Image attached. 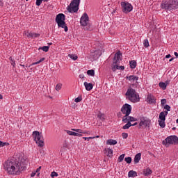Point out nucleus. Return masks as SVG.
Masks as SVG:
<instances>
[{
	"label": "nucleus",
	"mask_w": 178,
	"mask_h": 178,
	"mask_svg": "<svg viewBox=\"0 0 178 178\" xmlns=\"http://www.w3.org/2000/svg\"><path fill=\"white\" fill-rule=\"evenodd\" d=\"M4 170L12 176H19L23 170H26V160L21 161H12L7 160L3 165Z\"/></svg>",
	"instance_id": "obj_1"
},
{
	"label": "nucleus",
	"mask_w": 178,
	"mask_h": 178,
	"mask_svg": "<svg viewBox=\"0 0 178 178\" xmlns=\"http://www.w3.org/2000/svg\"><path fill=\"white\" fill-rule=\"evenodd\" d=\"M161 8L166 10V12L176 10V9H178V0L163 1L161 3Z\"/></svg>",
	"instance_id": "obj_2"
},
{
	"label": "nucleus",
	"mask_w": 178,
	"mask_h": 178,
	"mask_svg": "<svg viewBox=\"0 0 178 178\" xmlns=\"http://www.w3.org/2000/svg\"><path fill=\"white\" fill-rule=\"evenodd\" d=\"M125 95L126 99L133 104H137V102H140V95L134 88H128Z\"/></svg>",
	"instance_id": "obj_3"
},
{
	"label": "nucleus",
	"mask_w": 178,
	"mask_h": 178,
	"mask_svg": "<svg viewBox=\"0 0 178 178\" xmlns=\"http://www.w3.org/2000/svg\"><path fill=\"white\" fill-rule=\"evenodd\" d=\"M65 20L66 18L65 17V14L60 13L58 14L56 17V22L57 23L58 26L61 27V29H64V31L67 33L69 29L66 25V22H65Z\"/></svg>",
	"instance_id": "obj_4"
},
{
	"label": "nucleus",
	"mask_w": 178,
	"mask_h": 178,
	"mask_svg": "<svg viewBox=\"0 0 178 178\" xmlns=\"http://www.w3.org/2000/svg\"><path fill=\"white\" fill-rule=\"evenodd\" d=\"M33 136L34 141H35L38 147H42L44 145H45V143H44V137L42 136V134H40V131H34L33 132Z\"/></svg>",
	"instance_id": "obj_5"
},
{
	"label": "nucleus",
	"mask_w": 178,
	"mask_h": 178,
	"mask_svg": "<svg viewBox=\"0 0 178 178\" xmlns=\"http://www.w3.org/2000/svg\"><path fill=\"white\" fill-rule=\"evenodd\" d=\"M177 144L178 137L175 135L168 136L165 140L163 141V145L165 147H169V145H177Z\"/></svg>",
	"instance_id": "obj_6"
},
{
	"label": "nucleus",
	"mask_w": 178,
	"mask_h": 178,
	"mask_svg": "<svg viewBox=\"0 0 178 178\" xmlns=\"http://www.w3.org/2000/svg\"><path fill=\"white\" fill-rule=\"evenodd\" d=\"M79 5H80V0H73L67 7V10L70 13H76L79 10Z\"/></svg>",
	"instance_id": "obj_7"
},
{
	"label": "nucleus",
	"mask_w": 178,
	"mask_h": 178,
	"mask_svg": "<svg viewBox=\"0 0 178 178\" xmlns=\"http://www.w3.org/2000/svg\"><path fill=\"white\" fill-rule=\"evenodd\" d=\"M120 5L123 13H130L133 10V6L128 1H122L120 3Z\"/></svg>",
	"instance_id": "obj_8"
},
{
	"label": "nucleus",
	"mask_w": 178,
	"mask_h": 178,
	"mask_svg": "<svg viewBox=\"0 0 178 178\" xmlns=\"http://www.w3.org/2000/svg\"><path fill=\"white\" fill-rule=\"evenodd\" d=\"M139 120H140L139 126L140 127H145V128L149 127L151 124V120H149V118L147 117H140Z\"/></svg>",
	"instance_id": "obj_9"
},
{
	"label": "nucleus",
	"mask_w": 178,
	"mask_h": 178,
	"mask_svg": "<svg viewBox=\"0 0 178 178\" xmlns=\"http://www.w3.org/2000/svg\"><path fill=\"white\" fill-rule=\"evenodd\" d=\"M131 105L126 103L121 108V112L122 115H130V113H131Z\"/></svg>",
	"instance_id": "obj_10"
},
{
	"label": "nucleus",
	"mask_w": 178,
	"mask_h": 178,
	"mask_svg": "<svg viewBox=\"0 0 178 178\" xmlns=\"http://www.w3.org/2000/svg\"><path fill=\"white\" fill-rule=\"evenodd\" d=\"M100 56L101 52L99 51V50H95L90 52V59H91V60H97V59H98V58H99Z\"/></svg>",
	"instance_id": "obj_11"
},
{
	"label": "nucleus",
	"mask_w": 178,
	"mask_h": 178,
	"mask_svg": "<svg viewBox=\"0 0 178 178\" xmlns=\"http://www.w3.org/2000/svg\"><path fill=\"white\" fill-rule=\"evenodd\" d=\"M81 25L83 26V27H86L88 23V15L87 13H83V15L81 17L80 20Z\"/></svg>",
	"instance_id": "obj_12"
},
{
	"label": "nucleus",
	"mask_w": 178,
	"mask_h": 178,
	"mask_svg": "<svg viewBox=\"0 0 178 178\" xmlns=\"http://www.w3.org/2000/svg\"><path fill=\"white\" fill-rule=\"evenodd\" d=\"M146 102L150 105L152 104H156V98L155 97V96H154V95L149 93L147 96Z\"/></svg>",
	"instance_id": "obj_13"
},
{
	"label": "nucleus",
	"mask_w": 178,
	"mask_h": 178,
	"mask_svg": "<svg viewBox=\"0 0 178 178\" xmlns=\"http://www.w3.org/2000/svg\"><path fill=\"white\" fill-rule=\"evenodd\" d=\"M120 60H122V54H120V51H118L115 54L113 62L114 63H118V65H120Z\"/></svg>",
	"instance_id": "obj_14"
},
{
	"label": "nucleus",
	"mask_w": 178,
	"mask_h": 178,
	"mask_svg": "<svg viewBox=\"0 0 178 178\" xmlns=\"http://www.w3.org/2000/svg\"><path fill=\"white\" fill-rule=\"evenodd\" d=\"M65 131L69 136H74V137H83V134L74 132L73 131L67 130Z\"/></svg>",
	"instance_id": "obj_15"
},
{
	"label": "nucleus",
	"mask_w": 178,
	"mask_h": 178,
	"mask_svg": "<svg viewBox=\"0 0 178 178\" xmlns=\"http://www.w3.org/2000/svg\"><path fill=\"white\" fill-rule=\"evenodd\" d=\"M168 116V111H162L159 114V120H166Z\"/></svg>",
	"instance_id": "obj_16"
},
{
	"label": "nucleus",
	"mask_w": 178,
	"mask_h": 178,
	"mask_svg": "<svg viewBox=\"0 0 178 178\" xmlns=\"http://www.w3.org/2000/svg\"><path fill=\"white\" fill-rule=\"evenodd\" d=\"M83 86H85L86 91H91V90L94 88V86L91 83H88V82H84Z\"/></svg>",
	"instance_id": "obj_17"
},
{
	"label": "nucleus",
	"mask_w": 178,
	"mask_h": 178,
	"mask_svg": "<svg viewBox=\"0 0 178 178\" xmlns=\"http://www.w3.org/2000/svg\"><path fill=\"white\" fill-rule=\"evenodd\" d=\"M127 79L129 80V81H137L138 80V76H136L135 75H130L129 76H127Z\"/></svg>",
	"instance_id": "obj_18"
},
{
	"label": "nucleus",
	"mask_w": 178,
	"mask_h": 178,
	"mask_svg": "<svg viewBox=\"0 0 178 178\" xmlns=\"http://www.w3.org/2000/svg\"><path fill=\"white\" fill-rule=\"evenodd\" d=\"M118 144V141L113 139H108L106 140L107 145H116Z\"/></svg>",
	"instance_id": "obj_19"
},
{
	"label": "nucleus",
	"mask_w": 178,
	"mask_h": 178,
	"mask_svg": "<svg viewBox=\"0 0 178 178\" xmlns=\"http://www.w3.org/2000/svg\"><path fill=\"white\" fill-rule=\"evenodd\" d=\"M152 170L149 168H147L143 170L144 176H149V175H152Z\"/></svg>",
	"instance_id": "obj_20"
},
{
	"label": "nucleus",
	"mask_w": 178,
	"mask_h": 178,
	"mask_svg": "<svg viewBox=\"0 0 178 178\" xmlns=\"http://www.w3.org/2000/svg\"><path fill=\"white\" fill-rule=\"evenodd\" d=\"M141 160V153H138L134 157V163H138Z\"/></svg>",
	"instance_id": "obj_21"
},
{
	"label": "nucleus",
	"mask_w": 178,
	"mask_h": 178,
	"mask_svg": "<svg viewBox=\"0 0 178 178\" xmlns=\"http://www.w3.org/2000/svg\"><path fill=\"white\" fill-rule=\"evenodd\" d=\"M106 153L107 156H108L109 158H112V156H113V149L108 148L106 149Z\"/></svg>",
	"instance_id": "obj_22"
},
{
	"label": "nucleus",
	"mask_w": 178,
	"mask_h": 178,
	"mask_svg": "<svg viewBox=\"0 0 178 178\" xmlns=\"http://www.w3.org/2000/svg\"><path fill=\"white\" fill-rule=\"evenodd\" d=\"M136 176H137V172L136 171L130 170L128 172V177H136Z\"/></svg>",
	"instance_id": "obj_23"
},
{
	"label": "nucleus",
	"mask_w": 178,
	"mask_h": 178,
	"mask_svg": "<svg viewBox=\"0 0 178 178\" xmlns=\"http://www.w3.org/2000/svg\"><path fill=\"white\" fill-rule=\"evenodd\" d=\"M118 63H115V61H113V64L111 66V70H113V72H116L118 69Z\"/></svg>",
	"instance_id": "obj_24"
},
{
	"label": "nucleus",
	"mask_w": 178,
	"mask_h": 178,
	"mask_svg": "<svg viewBox=\"0 0 178 178\" xmlns=\"http://www.w3.org/2000/svg\"><path fill=\"white\" fill-rule=\"evenodd\" d=\"M27 37H32L33 38H36L37 37H40V34L35 33H29L27 34Z\"/></svg>",
	"instance_id": "obj_25"
},
{
	"label": "nucleus",
	"mask_w": 178,
	"mask_h": 178,
	"mask_svg": "<svg viewBox=\"0 0 178 178\" xmlns=\"http://www.w3.org/2000/svg\"><path fill=\"white\" fill-rule=\"evenodd\" d=\"M159 124L161 129H165L166 124H165V120H159Z\"/></svg>",
	"instance_id": "obj_26"
},
{
	"label": "nucleus",
	"mask_w": 178,
	"mask_h": 178,
	"mask_svg": "<svg viewBox=\"0 0 178 178\" xmlns=\"http://www.w3.org/2000/svg\"><path fill=\"white\" fill-rule=\"evenodd\" d=\"M129 115H124V116L122 118V122L123 123H129Z\"/></svg>",
	"instance_id": "obj_27"
},
{
	"label": "nucleus",
	"mask_w": 178,
	"mask_h": 178,
	"mask_svg": "<svg viewBox=\"0 0 178 178\" xmlns=\"http://www.w3.org/2000/svg\"><path fill=\"white\" fill-rule=\"evenodd\" d=\"M129 63H130L131 69H136V67L137 66V62H136L134 60H131V62H129Z\"/></svg>",
	"instance_id": "obj_28"
},
{
	"label": "nucleus",
	"mask_w": 178,
	"mask_h": 178,
	"mask_svg": "<svg viewBox=\"0 0 178 178\" xmlns=\"http://www.w3.org/2000/svg\"><path fill=\"white\" fill-rule=\"evenodd\" d=\"M38 49L39 51L40 49H42V51H44V52H48V51H49V46L40 47Z\"/></svg>",
	"instance_id": "obj_29"
},
{
	"label": "nucleus",
	"mask_w": 178,
	"mask_h": 178,
	"mask_svg": "<svg viewBox=\"0 0 178 178\" xmlns=\"http://www.w3.org/2000/svg\"><path fill=\"white\" fill-rule=\"evenodd\" d=\"M131 127V124L130 122H127L125 125L122 127L123 130H127L128 129H130Z\"/></svg>",
	"instance_id": "obj_30"
},
{
	"label": "nucleus",
	"mask_w": 178,
	"mask_h": 178,
	"mask_svg": "<svg viewBox=\"0 0 178 178\" xmlns=\"http://www.w3.org/2000/svg\"><path fill=\"white\" fill-rule=\"evenodd\" d=\"M159 86L160 88H162V90H165L167 87V84L165 82H160L159 83Z\"/></svg>",
	"instance_id": "obj_31"
},
{
	"label": "nucleus",
	"mask_w": 178,
	"mask_h": 178,
	"mask_svg": "<svg viewBox=\"0 0 178 178\" xmlns=\"http://www.w3.org/2000/svg\"><path fill=\"white\" fill-rule=\"evenodd\" d=\"M68 57L72 59V60H77L79 58L76 54H68Z\"/></svg>",
	"instance_id": "obj_32"
},
{
	"label": "nucleus",
	"mask_w": 178,
	"mask_h": 178,
	"mask_svg": "<svg viewBox=\"0 0 178 178\" xmlns=\"http://www.w3.org/2000/svg\"><path fill=\"white\" fill-rule=\"evenodd\" d=\"M143 45H144L145 48H148V47H149V42L148 41V39L144 40Z\"/></svg>",
	"instance_id": "obj_33"
},
{
	"label": "nucleus",
	"mask_w": 178,
	"mask_h": 178,
	"mask_svg": "<svg viewBox=\"0 0 178 178\" xmlns=\"http://www.w3.org/2000/svg\"><path fill=\"white\" fill-rule=\"evenodd\" d=\"M164 109L165 110L164 112H167V114L169 113V112H170V106L166 104L164 106Z\"/></svg>",
	"instance_id": "obj_34"
},
{
	"label": "nucleus",
	"mask_w": 178,
	"mask_h": 178,
	"mask_svg": "<svg viewBox=\"0 0 178 178\" xmlns=\"http://www.w3.org/2000/svg\"><path fill=\"white\" fill-rule=\"evenodd\" d=\"M87 74H88V76H94L95 74V72L94 71V70H88Z\"/></svg>",
	"instance_id": "obj_35"
},
{
	"label": "nucleus",
	"mask_w": 178,
	"mask_h": 178,
	"mask_svg": "<svg viewBox=\"0 0 178 178\" xmlns=\"http://www.w3.org/2000/svg\"><path fill=\"white\" fill-rule=\"evenodd\" d=\"M9 60H10L11 65L13 67H16V63L15 62V60L13 58H12V57H10Z\"/></svg>",
	"instance_id": "obj_36"
},
{
	"label": "nucleus",
	"mask_w": 178,
	"mask_h": 178,
	"mask_svg": "<svg viewBox=\"0 0 178 178\" xmlns=\"http://www.w3.org/2000/svg\"><path fill=\"white\" fill-rule=\"evenodd\" d=\"M60 90H62V83H58L56 86V91H60Z\"/></svg>",
	"instance_id": "obj_37"
},
{
	"label": "nucleus",
	"mask_w": 178,
	"mask_h": 178,
	"mask_svg": "<svg viewBox=\"0 0 178 178\" xmlns=\"http://www.w3.org/2000/svg\"><path fill=\"white\" fill-rule=\"evenodd\" d=\"M72 131H76L78 134H82L83 130L79 129H72Z\"/></svg>",
	"instance_id": "obj_38"
},
{
	"label": "nucleus",
	"mask_w": 178,
	"mask_h": 178,
	"mask_svg": "<svg viewBox=\"0 0 178 178\" xmlns=\"http://www.w3.org/2000/svg\"><path fill=\"white\" fill-rule=\"evenodd\" d=\"M124 154H121L119 157H118V162H122L123 159H124Z\"/></svg>",
	"instance_id": "obj_39"
},
{
	"label": "nucleus",
	"mask_w": 178,
	"mask_h": 178,
	"mask_svg": "<svg viewBox=\"0 0 178 178\" xmlns=\"http://www.w3.org/2000/svg\"><path fill=\"white\" fill-rule=\"evenodd\" d=\"M50 176L51 177H58V172L53 171L51 172Z\"/></svg>",
	"instance_id": "obj_40"
},
{
	"label": "nucleus",
	"mask_w": 178,
	"mask_h": 178,
	"mask_svg": "<svg viewBox=\"0 0 178 178\" xmlns=\"http://www.w3.org/2000/svg\"><path fill=\"white\" fill-rule=\"evenodd\" d=\"M124 161L127 162V163H131V157H127L124 159Z\"/></svg>",
	"instance_id": "obj_41"
},
{
	"label": "nucleus",
	"mask_w": 178,
	"mask_h": 178,
	"mask_svg": "<svg viewBox=\"0 0 178 178\" xmlns=\"http://www.w3.org/2000/svg\"><path fill=\"white\" fill-rule=\"evenodd\" d=\"M131 122H137V119L134 117L129 116V123H131Z\"/></svg>",
	"instance_id": "obj_42"
},
{
	"label": "nucleus",
	"mask_w": 178,
	"mask_h": 178,
	"mask_svg": "<svg viewBox=\"0 0 178 178\" xmlns=\"http://www.w3.org/2000/svg\"><path fill=\"white\" fill-rule=\"evenodd\" d=\"M122 138L126 139L129 137V134L124 132L122 134Z\"/></svg>",
	"instance_id": "obj_43"
},
{
	"label": "nucleus",
	"mask_w": 178,
	"mask_h": 178,
	"mask_svg": "<svg viewBox=\"0 0 178 178\" xmlns=\"http://www.w3.org/2000/svg\"><path fill=\"white\" fill-rule=\"evenodd\" d=\"M94 138H95V137H83V140H87V141H90V140H94Z\"/></svg>",
	"instance_id": "obj_44"
},
{
	"label": "nucleus",
	"mask_w": 178,
	"mask_h": 178,
	"mask_svg": "<svg viewBox=\"0 0 178 178\" xmlns=\"http://www.w3.org/2000/svg\"><path fill=\"white\" fill-rule=\"evenodd\" d=\"M165 104H166V99H163L161 100V106H165Z\"/></svg>",
	"instance_id": "obj_45"
},
{
	"label": "nucleus",
	"mask_w": 178,
	"mask_h": 178,
	"mask_svg": "<svg viewBox=\"0 0 178 178\" xmlns=\"http://www.w3.org/2000/svg\"><path fill=\"white\" fill-rule=\"evenodd\" d=\"M42 1L44 0H36V6H40L42 3Z\"/></svg>",
	"instance_id": "obj_46"
},
{
	"label": "nucleus",
	"mask_w": 178,
	"mask_h": 178,
	"mask_svg": "<svg viewBox=\"0 0 178 178\" xmlns=\"http://www.w3.org/2000/svg\"><path fill=\"white\" fill-rule=\"evenodd\" d=\"M5 145H9V143L0 141V147H5Z\"/></svg>",
	"instance_id": "obj_47"
},
{
	"label": "nucleus",
	"mask_w": 178,
	"mask_h": 178,
	"mask_svg": "<svg viewBox=\"0 0 178 178\" xmlns=\"http://www.w3.org/2000/svg\"><path fill=\"white\" fill-rule=\"evenodd\" d=\"M40 170H41V166L38 167V168L36 169V170L35 171V173H38V174H37V176H40Z\"/></svg>",
	"instance_id": "obj_48"
},
{
	"label": "nucleus",
	"mask_w": 178,
	"mask_h": 178,
	"mask_svg": "<svg viewBox=\"0 0 178 178\" xmlns=\"http://www.w3.org/2000/svg\"><path fill=\"white\" fill-rule=\"evenodd\" d=\"M83 99L81 98V97H76V99H75V102H81V100H82Z\"/></svg>",
	"instance_id": "obj_49"
},
{
	"label": "nucleus",
	"mask_w": 178,
	"mask_h": 178,
	"mask_svg": "<svg viewBox=\"0 0 178 178\" xmlns=\"http://www.w3.org/2000/svg\"><path fill=\"white\" fill-rule=\"evenodd\" d=\"M118 70H124V66H123V65L119 66L118 65Z\"/></svg>",
	"instance_id": "obj_50"
},
{
	"label": "nucleus",
	"mask_w": 178,
	"mask_h": 178,
	"mask_svg": "<svg viewBox=\"0 0 178 178\" xmlns=\"http://www.w3.org/2000/svg\"><path fill=\"white\" fill-rule=\"evenodd\" d=\"M38 172H35V171H33L31 174V177H34V176H35L37 175Z\"/></svg>",
	"instance_id": "obj_51"
},
{
	"label": "nucleus",
	"mask_w": 178,
	"mask_h": 178,
	"mask_svg": "<svg viewBox=\"0 0 178 178\" xmlns=\"http://www.w3.org/2000/svg\"><path fill=\"white\" fill-rule=\"evenodd\" d=\"M82 134H90V131H83L82 130Z\"/></svg>",
	"instance_id": "obj_52"
},
{
	"label": "nucleus",
	"mask_w": 178,
	"mask_h": 178,
	"mask_svg": "<svg viewBox=\"0 0 178 178\" xmlns=\"http://www.w3.org/2000/svg\"><path fill=\"white\" fill-rule=\"evenodd\" d=\"M40 63H40V60H38V61H37V62H35V63H32V66H34L35 65H38V64H40Z\"/></svg>",
	"instance_id": "obj_53"
},
{
	"label": "nucleus",
	"mask_w": 178,
	"mask_h": 178,
	"mask_svg": "<svg viewBox=\"0 0 178 178\" xmlns=\"http://www.w3.org/2000/svg\"><path fill=\"white\" fill-rule=\"evenodd\" d=\"M172 56L170 54H168L165 56L166 59H169V58H171Z\"/></svg>",
	"instance_id": "obj_54"
},
{
	"label": "nucleus",
	"mask_w": 178,
	"mask_h": 178,
	"mask_svg": "<svg viewBox=\"0 0 178 178\" xmlns=\"http://www.w3.org/2000/svg\"><path fill=\"white\" fill-rule=\"evenodd\" d=\"M44 60H45V58H42L39 60V62L41 63V62H44Z\"/></svg>",
	"instance_id": "obj_55"
},
{
	"label": "nucleus",
	"mask_w": 178,
	"mask_h": 178,
	"mask_svg": "<svg viewBox=\"0 0 178 178\" xmlns=\"http://www.w3.org/2000/svg\"><path fill=\"white\" fill-rule=\"evenodd\" d=\"M174 55L176 56V58H178V53L177 52H174Z\"/></svg>",
	"instance_id": "obj_56"
},
{
	"label": "nucleus",
	"mask_w": 178,
	"mask_h": 178,
	"mask_svg": "<svg viewBox=\"0 0 178 178\" xmlns=\"http://www.w3.org/2000/svg\"><path fill=\"white\" fill-rule=\"evenodd\" d=\"M138 123L137 122H135L134 124H131V126H137Z\"/></svg>",
	"instance_id": "obj_57"
},
{
	"label": "nucleus",
	"mask_w": 178,
	"mask_h": 178,
	"mask_svg": "<svg viewBox=\"0 0 178 178\" xmlns=\"http://www.w3.org/2000/svg\"><path fill=\"white\" fill-rule=\"evenodd\" d=\"M2 5H3V3L0 0V6H2Z\"/></svg>",
	"instance_id": "obj_58"
},
{
	"label": "nucleus",
	"mask_w": 178,
	"mask_h": 178,
	"mask_svg": "<svg viewBox=\"0 0 178 178\" xmlns=\"http://www.w3.org/2000/svg\"><path fill=\"white\" fill-rule=\"evenodd\" d=\"M175 59V58H172L169 60V62H172L173 60Z\"/></svg>",
	"instance_id": "obj_59"
},
{
	"label": "nucleus",
	"mask_w": 178,
	"mask_h": 178,
	"mask_svg": "<svg viewBox=\"0 0 178 178\" xmlns=\"http://www.w3.org/2000/svg\"><path fill=\"white\" fill-rule=\"evenodd\" d=\"M164 83H165V84H167V86H168V84H169V81H166L164 82Z\"/></svg>",
	"instance_id": "obj_60"
},
{
	"label": "nucleus",
	"mask_w": 178,
	"mask_h": 178,
	"mask_svg": "<svg viewBox=\"0 0 178 178\" xmlns=\"http://www.w3.org/2000/svg\"><path fill=\"white\" fill-rule=\"evenodd\" d=\"M95 138H99V136H93Z\"/></svg>",
	"instance_id": "obj_61"
},
{
	"label": "nucleus",
	"mask_w": 178,
	"mask_h": 178,
	"mask_svg": "<svg viewBox=\"0 0 178 178\" xmlns=\"http://www.w3.org/2000/svg\"><path fill=\"white\" fill-rule=\"evenodd\" d=\"M2 98H3V97L0 94V99H2Z\"/></svg>",
	"instance_id": "obj_62"
},
{
	"label": "nucleus",
	"mask_w": 178,
	"mask_h": 178,
	"mask_svg": "<svg viewBox=\"0 0 178 178\" xmlns=\"http://www.w3.org/2000/svg\"><path fill=\"white\" fill-rule=\"evenodd\" d=\"M19 66H22V67H24V65L19 64Z\"/></svg>",
	"instance_id": "obj_63"
},
{
	"label": "nucleus",
	"mask_w": 178,
	"mask_h": 178,
	"mask_svg": "<svg viewBox=\"0 0 178 178\" xmlns=\"http://www.w3.org/2000/svg\"><path fill=\"white\" fill-rule=\"evenodd\" d=\"M176 123H178V118H177V120H176Z\"/></svg>",
	"instance_id": "obj_64"
}]
</instances>
